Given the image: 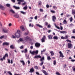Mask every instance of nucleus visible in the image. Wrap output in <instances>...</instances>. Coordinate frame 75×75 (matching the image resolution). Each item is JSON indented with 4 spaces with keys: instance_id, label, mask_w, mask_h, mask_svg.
<instances>
[{
    "instance_id": "1",
    "label": "nucleus",
    "mask_w": 75,
    "mask_h": 75,
    "mask_svg": "<svg viewBox=\"0 0 75 75\" xmlns=\"http://www.w3.org/2000/svg\"><path fill=\"white\" fill-rule=\"evenodd\" d=\"M38 50H37L35 51H32L31 50L30 51V53L32 55H35V54H38Z\"/></svg>"
},
{
    "instance_id": "2",
    "label": "nucleus",
    "mask_w": 75,
    "mask_h": 75,
    "mask_svg": "<svg viewBox=\"0 0 75 75\" xmlns=\"http://www.w3.org/2000/svg\"><path fill=\"white\" fill-rule=\"evenodd\" d=\"M44 57H43L42 58L40 59V61H41V63H40V65L42 66L44 64Z\"/></svg>"
},
{
    "instance_id": "3",
    "label": "nucleus",
    "mask_w": 75,
    "mask_h": 75,
    "mask_svg": "<svg viewBox=\"0 0 75 75\" xmlns=\"http://www.w3.org/2000/svg\"><path fill=\"white\" fill-rule=\"evenodd\" d=\"M6 57H8V54H6L3 57V58H1L0 59L1 61H3L4 59L5 60V59H6Z\"/></svg>"
},
{
    "instance_id": "4",
    "label": "nucleus",
    "mask_w": 75,
    "mask_h": 75,
    "mask_svg": "<svg viewBox=\"0 0 75 75\" xmlns=\"http://www.w3.org/2000/svg\"><path fill=\"white\" fill-rule=\"evenodd\" d=\"M17 38H20V34L18 33H16L14 35Z\"/></svg>"
},
{
    "instance_id": "5",
    "label": "nucleus",
    "mask_w": 75,
    "mask_h": 75,
    "mask_svg": "<svg viewBox=\"0 0 75 75\" xmlns=\"http://www.w3.org/2000/svg\"><path fill=\"white\" fill-rule=\"evenodd\" d=\"M24 39L26 41H28V40L30 39V38L28 36L25 37H24Z\"/></svg>"
},
{
    "instance_id": "6",
    "label": "nucleus",
    "mask_w": 75,
    "mask_h": 75,
    "mask_svg": "<svg viewBox=\"0 0 75 75\" xmlns=\"http://www.w3.org/2000/svg\"><path fill=\"white\" fill-rule=\"evenodd\" d=\"M68 48H71V47H72V44L69 43L68 44Z\"/></svg>"
},
{
    "instance_id": "7",
    "label": "nucleus",
    "mask_w": 75,
    "mask_h": 75,
    "mask_svg": "<svg viewBox=\"0 0 75 75\" xmlns=\"http://www.w3.org/2000/svg\"><path fill=\"white\" fill-rule=\"evenodd\" d=\"M21 30L22 31H24L25 30V28H24V26L22 25L20 26Z\"/></svg>"
},
{
    "instance_id": "8",
    "label": "nucleus",
    "mask_w": 75,
    "mask_h": 75,
    "mask_svg": "<svg viewBox=\"0 0 75 75\" xmlns=\"http://www.w3.org/2000/svg\"><path fill=\"white\" fill-rule=\"evenodd\" d=\"M46 38V37H45V35L43 36V37L41 39L42 42H45V39Z\"/></svg>"
},
{
    "instance_id": "9",
    "label": "nucleus",
    "mask_w": 75,
    "mask_h": 75,
    "mask_svg": "<svg viewBox=\"0 0 75 75\" xmlns=\"http://www.w3.org/2000/svg\"><path fill=\"white\" fill-rule=\"evenodd\" d=\"M35 45L36 47L38 48L39 47H40V44L38 43H36L35 44Z\"/></svg>"
},
{
    "instance_id": "10",
    "label": "nucleus",
    "mask_w": 75,
    "mask_h": 75,
    "mask_svg": "<svg viewBox=\"0 0 75 75\" xmlns=\"http://www.w3.org/2000/svg\"><path fill=\"white\" fill-rule=\"evenodd\" d=\"M59 54H60V57L62 58H64V55H63V54L62 53V52L60 51L59 52Z\"/></svg>"
},
{
    "instance_id": "11",
    "label": "nucleus",
    "mask_w": 75,
    "mask_h": 75,
    "mask_svg": "<svg viewBox=\"0 0 75 75\" xmlns=\"http://www.w3.org/2000/svg\"><path fill=\"white\" fill-rule=\"evenodd\" d=\"M17 1H18V4H20V3H21V2H24V0H17Z\"/></svg>"
},
{
    "instance_id": "12",
    "label": "nucleus",
    "mask_w": 75,
    "mask_h": 75,
    "mask_svg": "<svg viewBox=\"0 0 75 75\" xmlns=\"http://www.w3.org/2000/svg\"><path fill=\"white\" fill-rule=\"evenodd\" d=\"M13 16L15 17V18H18L19 17V15L18 14L16 13L15 15Z\"/></svg>"
},
{
    "instance_id": "13",
    "label": "nucleus",
    "mask_w": 75,
    "mask_h": 75,
    "mask_svg": "<svg viewBox=\"0 0 75 75\" xmlns=\"http://www.w3.org/2000/svg\"><path fill=\"white\" fill-rule=\"evenodd\" d=\"M41 58V56H40V55H37L35 56L34 57V58Z\"/></svg>"
},
{
    "instance_id": "14",
    "label": "nucleus",
    "mask_w": 75,
    "mask_h": 75,
    "mask_svg": "<svg viewBox=\"0 0 75 75\" xmlns=\"http://www.w3.org/2000/svg\"><path fill=\"white\" fill-rule=\"evenodd\" d=\"M55 20H56V17H55V16H52V20L53 21L55 22Z\"/></svg>"
},
{
    "instance_id": "15",
    "label": "nucleus",
    "mask_w": 75,
    "mask_h": 75,
    "mask_svg": "<svg viewBox=\"0 0 75 75\" xmlns=\"http://www.w3.org/2000/svg\"><path fill=\"white\" fill-rule=\"evenodd\" d=\"M9 45V43L7 42H5L3 43V45Z\"/></svg>"
},
{
    "instance_id": "16",
    "label": "nucleus",
    "mask_w": 75,
    "mask_h": 75,
    "mask_svg": "<svg viewBox=\"0 0 75 75\" xmlns=\"http://www.w3.org/2000/svg\"><path fill=\"white\" fill-rule=\"evenodd\" d=\"M0 8L1 9V10H4V7L2 6V5L0 4Z\"/></svg>"
},
{
    "instance_id": "17",
    "label": "nucleus",
    "mask_w": 75,
    "mask_h": 75,
    "mask_svg": "<svg viewBox=\"0 0 75 75\" xmlns=\"http://www.w3.org/2000/svg\"><path fill=\"white\" fill-rule=\"evenodd\" d=\"M9 11L10 12H11V13H13V14H15V12L12 9H10Z\"/></svg>"
},
{
    "instance_id": "18",
    "label": "nucleus",
    "mask_w": 75,
    "mask_h": 75,
    "mask_svg": "<svg viewBox=\"0 0 75 75\" xmlns=\"http://www.w3.org/2000/svg\"><path fill=\"white\" fill-rule=\"evenodd\" d=\"M60 33L61 34H66V33H67V31H60Z\"/></svg>"
},
{
    "instance_id": "19",
    "label": "nucleus",
    "mask_w": 75,
    "mask_h": 75,
    "mask_svg": "<svg viewBox=\"0 0 75 75\" xmlns=\"http://www.w3.org/2000/svg\"><path fill=\"white\" fill-rule=\"evenodd\" d=\"M42 72H43V73L45 75H48V73H47L46 71H45V70H42Z\"/></svg>"
},
{
    "instance_id": "20",
    "label": "nucleus",
    "mask_w": 75,
    "mask_h": 75,
    "mask_svg": "<svg viewBox=\"0 0 75 75\" xmlns=\"http://www.w3.org/2000/svg\"><path fill=\"white\" fill-rule=\"evenodd\" d=\"M36 25H37L38 27H40V28H42V26L38 24H36Z\"/></svg>"
},
{
    "instance_id": "21",
    "label": "nucleus",
    "mask_w": 75,
    "mask_h": 75,
    "mask_svg": "<svg viewBox=\"0 0 75 75\" xmlns=\"http://www.w3.org/2000/svg\"><path fill=\"white\" fill-rule=\"evenodd\" d=\"M34 71V69L33 68H32L30 69V71H29V72L32 73Z\"/></svg>"
},
{
    "instance_id": "22",
    "label": "nucleus",
    "mask_w": 75,
    "mask_h": 75,
    "mask_svg": "<svg viewBox=\"0 0 75 75\" xmlns=\"http://www.w3.org/2000/svg\"><path fill=\"white\" fill-rule=\"evenodd\" d=\"M20 12L21 13V14H22L25 15L26 14V12H24L23 11H20Z\"/></svg>"
},
{
    "instance_id": "23",
    "label": "nucleus",
    "mask_w": 75,
    "mask_h": 75,
    "mask_svg": "<svg viewBox=\"0 0 75 75\" xmlns=\"http://www.w3.org/2000/svg\"><path fill=\"white\" fill-rule=\"evenodd\" d=\"M53 38L54 39H55V40H58V37L57 36H54V37H53Z\"/></svg>"
},
{
    "instance_id": "24",
    "label": "nucleus",
    "mask_w": 75,
    "mask_h": 75,
    "mask_svg": "<svg viewBox=\"0 0 75 75\" xmlns=\"http://www.w3.org/2000/svg\"><path fill=\"white\" fill-rule=\"evenodd\" d=\"M3 31H4V33H7L8 30H7V29H4L3 30Z\"/></svg>"
},
{
    "instance_id": "25",
    "label": "nucleus",
    "mask_w": 75,
    "mask_h": 75,
    "mask_svg": "<svg viewBox=\"0 0 75 75\" xmlns=\"http://www.w3.org/2000/svg\"><path fill=\"white\" fill-rule=\"evenodd\" d=\"M54 25L56 28H57L58 30H59V29H60V28H59V26H57V25H56V24H54Z\"/></svg>"
},
{
    "instance_id": "26",
    "label": "nucleus",
    "mask_w": 75,
    "mask_h": 75,
    "mask_svg": "<svg viewBox=\"0 0 75 75\" xmlns=\"http://www.w3.org/2000/svg\"><path fill=\"white\" fill-rule=\"evenodd\" d=\"M21 63H23V65H25V63L24 62V61L23 60H21Z\"/></svg>"
},
{
    "instance_id": "27",
    "label": "nucleus",
    "mask_w": 75,
    "mask_h": 75,
    "mask_svg": "<svg viewBox=\"0 0 75 75\" xmlns=\"http://www.w3.org/2000/svg\"><path fill=\"white\" fill-rule=\"evenodd\" d=\"M50 53L52 56H53V55H54V52H53L52 51L50 52Z\"/></svg>"
},
{
    "instance_id": "28",
    "label": "nucleus",
    "mask_w": 75,
    "mask_h": 75,
    "mask_svg": "<svg viewBox=\"0 0 75 75\" xmlns=\"http://www.w3.org/2000/svg\"><path fill=\"white\" fill-rule=\"evenodd\" d=\"M50 40H52V38L50 35H49L48 36Z\"/></svg>"
},
{
    "instance_id": "29",
    "label": "nucleus",
    "mask_w": 75,
    "mask_h": 75,
    "mask_svg": "<svg viewBox=\"0 0 75 75\" xmlns=\"http://www.w3.org/2000/svg\"><path fill=\"white\" fill-rule=\"evenodd\" d=\"M13 7H14V8H16V9H20L19 7L16 6H13Z\"/></svg>"
},
{
    "instance_id": "30",
    "label": "nucleus",
    "mask_w": 75,
    "mask_h": 75,
    "mask_svg": "<svg viewBox=\"0 0 75 75\" xmlns=\"http://www.w3.org/2000/svg\"><path fill=\"white\" fill-rule=\"evenodd\" d=\"M24 3H22V6H24L25 5V4H27V2H24Z\"/></svg>"
},
{
    "instance_id": "31",
    "label": "nucleus",
    "mask_w": 75,
    "mask_h": 75,
    "mask_svg": "<svg viewBox=\"0 0 75 75\" xmlns=\"http://www.w3.org/2000/svg\"><path fill=\"white\" fill-rule=\"evenodd\" d=\"M45 51H46V49H44L43 51H41V54H42V52H45Z\"/></svg>"
},
{
    "instance_id": "32",
    "label": "nucleus",
    "mask_w": 75,
    "mask_h": 75,
    "mask_svg": "<svg viewBox=\"0 0 75 75\" xmlns=\"http://www.w3.org/2000/svg\"><path fill=\"white\" fill-rule=\"evenodd\" d=\"M23 10H27V6H24V7H23Z\"/></svg>"
},
{
    "instance_id": "33",
    "label": "nucleus",
    "mask_w": 75,
    "mask_h": 75,
    "mask_svg": "<svg viewBox=\"0 0 75 75\" xmlns=\"http://www.w3.org/2000/svg\"><path fill=\"white\" fill-rule=\"evenodd\" d=\"M67 20H64L63 22V23L64 24H67Z\"/></svg>"
},
{
    "instance_id": "34",
    "label": "nucleus",
    "mask_w": 75,
    "mask_h": 75,
    "mask_svg": "<svg viewBox=\"0 0 75 75\" xmlns=\"http://www.w3.org/2000/svg\"><path fill=\"white\" fill-rule=\"evenodd\" d=\"M19 40L21 42L23 41V39L22 38H21L19 39Z\"/></svg>"
},
{
    "instance_id": "35",
    "label": "nucleus",
    "mask_w": 75,
    "mask_h": 75,
    "mask_svg": "<svg viewBox=\"0 0 75 75\" xmlns=\"http://www.w3.org/2000/svg\"><path fill=\"white\" fill-rule=\"evenodd\" d=\"M25 56L26 59H28V58H29V56L27 54H25Z\"/></svg>"
},
{
    "instance_id": "36",
    "label": "nucleus",
    "mask_w": 75,
    "mask_h": 75,
    "mask_svg": "<svg viewBox=\"0 0 75 75\" xmlns=\"http://www.w3.org/2000/svg\"><path fill=\"white\" fill-rule=\"evenodd\" d=\"M6 6L8 7H10V4H6Z\"/></svg>"
},
{
    "instance_id": "37",
    "label": "nucleus",
    "mask_w": 75,
    "mask_h": 75,
    "mask_svg": "<svg viewBox=\"0 0 75 75\" xmlns=\"http://www.w3.org/2000/svg\"><path fill=\"white\" fill-rule=\"evenodd\" d=\"M61 39H63V40H65L66 39V38L65 37H64L63 36H62L61 37Z\"/></svg>"
},
{
    "instance_id": "38",
    "label": "nucleus",
    "mask_w": 75,
    "mask_h": 75,
    "mask_svg": "<svg viewBox=\"0 0 75 75\" xmlns=\"http://www.w3.org/2000/svg\"><path fill=\"white\" fill-rule=\"evenodd\" d=\"M47 59L48 60H51V57L50 56H47Z\"/></svg>"
},
{
    "instance_id": "39",
    "label": "nucleus",
    "mask_w": 75,
    "mask_h": 75,
    "mask_svg": "<svg viewBox=\"0 0 75 75\" xmlns=\"http://www.w3.org/2000/svg\"><path fill=\"white\" fill-rule=\"evenodd\" d=\"M10 47L11 49H13L14 48V47L13 46V45H11L10 46Z\"/></svg>"
},
{
    "instance_id": "40",
    "label": "nucleus",
    "mask_w": 75,
    "mask_h": 75,
    "mask_svg": "<svg viewBox=\"0 0 75 75\" xmlns=\"http://www.w3.org/2000/svg\"><path fill=\"white\" fill-rule=\"evenodd\" d=\"M18 33V34H20V30H18L17 31V33Z\"/></svg>"
},
{
    "instance_id": "41",
    "label": "nucleus",
    "mask_w": 75,
    "mask_h": 75,
    "mask_svg": "<svg viewBox=\"0 0 75 75\" xmlns=\"http://www.w3.org/2000/svg\"><path fill=\"white\" fill-rule=\"evenodd\" d=\"M8 74L10 75H13L12 74V73H11V72L10 71H8Z\"/></svg>"
},
{
    "instance_id": "42",
    "label": "nucleus",
    "mask_w": 75,
    "mask_h": 75,
    "mask_svg": "<svg viewBox=\"0 0 75 75\" xmlns=\"http://www.w3.org/2000/svg\"><path fill=\"white\" fill-rule=\"evenodd\" d=\"M69 20L70 22H72V17H71V18H69Z\"/></svg>"
},
{
    "instance_id": "43",
    "label": "nucleus",
    "mask_w": 75,
    "mask_h": 75,
    "mask_svg": "<svg viewBox=\"0 0 75 75\" xmlns=\"http://www.w3.org/2000/svg\"><path fill=\"white\" fill-rule=\"evenodd\" d=\"M40 12H43V11H44V10L42 8H40Z\"/></svg>"
},
{
    "instance_id": "44",
    "label": "nucleus",
    "mask_w": 75,
    "mask_h": 75,
    "mask_svg": "<svg viewBox=\"0 0 75 75\" xmlns=\"http://www.w3.org/2000/svg\"><path fill=\"white\" fill-rule=\"evenodd\" d=\"M12 38H16V37L14 35H12Z\"/></svg>"
},
{
    "instance_id": "45",
    "label": "nucleus",
    "mask_w": 75,
    "mask_h": 75,
    "mask_svg": "<svg viewBox=\"0 0 75 75\" xmlns=\"http://www.w3.org/2000/svg\"><path fill=\"white\" fill-rule=\"evenodd\" d=\"M4 35H3L1 36V37H0V39H2L3 38H4Z\"/></svg>"
},
{
    "instance_id": "46",
    "label": "nucleus",
    "mask_w": 75,
    "mask_h": 75,
    "mask_svg": "<svg viewBox=\"0 0 75 75\" xmlns=\"http://www.w3.org/2000/svg\"><path fill=\"white\" fill-rule=\"evenodd\" d=\"M28 32H26L25 33V35H28Z\"/></svg>"
},
{
    "instance_id": "47",
    "label": "nucleus",
    "mask_w": 75,
    "mask_h": 75,
    "mask_svg": "<svg viewBox=\"0 0 75 75\" xmlns=\"http://www.w3.org/2000/svg\"><path fill=\"white\" fill-rule=\"evenodd\" d=\"M53 64L54 65H55V64H56V61L55 60L54 61Z\"/></svg>"
},
{
    "instance_id": "48",
    "label": "nucleus",
    "mask_w": 75,
    "mask_h": 75,
    "mask_svg": "<svg viewBox=\"0 0 75 75\" xmlns=\"http://www.w3.org/2000/svg\"><path fill=\"white\" fill-rule=\"evenodd\" d=\"M28 51L27 49H25V53H26Z\"/></svg>"
},
{
    "instance_id": "49",
    "label": "nucleus",
    "mask_w": 75,
    "mask_h": 75,
    "mask_svg": "<svg viewBox=\"0 0 75 75\" xmlns=\"http://www.w3.org/2000/svg\"><path fill=\"white\" fill-rule=\"evenodd\" d=\"M72 68L74 71H75V66L73 67Z\"/></svg>"
},
{
    "instance_id": "50",
    "label": "nucleus",
    "mask_w": 75,
    "mask_h": 75,
    "mask_svg": "<svg viewBox=\"0 0 75 75\" xmlns=\"http://www.w3.org/2000/svg\"><path fill=\"white\" fill-rule=\"evenodd\" d=\"M51 27V25L49 24L47 25V28H50Z\"/></svg>"
},
{
    "instance_id": "51",
    "label": "nucleus",
    "mask_w": 75,
    "mask_h": 75,
    "mask_svg": "<svg viewBox=\"0 0 75 75\" xmlns=\"http://www.w3.org/2000/svg\"><path fill=\"white\" fill-rule=\"evenodd\" d=\"M35 69H38V67L37 66H35Z\"/></svg>"
},
{
    "instance_id": "52",
    "label": "nucleus",
    "mask_w": 75,
    "mask_h": 75,
    "mask_svg": "<svg viewBox=\"0 0 75 75\" xmlns=\"http://www.w3.org/2000/svg\"><path fill=\"white\" fill-rule=\"evenodd\" d=\"M65 38L66 39H68V35H66L65 36Z\"/></svg>"
},
{
    "instance_id": "53",
    "label": "nucleus",
    "mask_w": 75,
    "mask_h": 75,
    "mask_svg": "<svg viewBox=\"0 0 75 75\" xmlns=\"http://www.w3.org/2000/svg\"><path fill=\"white\" fill-rule=\"evenodd\" d=\"M56 75H61L60 74H59V72H56Z\"/></svg>"
},
{
    "instance_id": "54",
    "label": "nucleus",
    "mask_w": 75,
    "mask_h": 75,
    "mask_svg": "<svg viewBox=\"0 0 75 75\" xmlns=\"http://www.w3.org/2000/svg\"><path fill=\"white\" fill-rule=\"evenodd\" d=\"M66 41L67 42H71V41L69 40H67Z\"/></svg>"
},
{
    "instance_id": "55",
    "label": "nucleus",
    "mask_w": 75,
    "mask_h": 75,
    "mask_svg": "<svg viewBox=\"0 0 75 75\" xmlns=\"http://www.w3.org/2000/svg\"><path fill=\"white\" fill-rule=\"evenodd\" d=\"M37 17H38V16H36L35 17V20H37Z\"/></svg>"
},
{
    "instance_id": "56",
    "label": "nucleus",
    "mask_w": 75,
    "mask_h": 75,
    "mask_svg": "<svg viewBox=\"0 0 75 75\" xmlns=\"http://www.w3.org/2000/svg\"><path fill=\"white\" fill-rule=\"evenodd\" d=\"M51 11L52 13H55V11H54L51 10Z\"/></svg>"
},
{
    "instance_id": "57",
    "label": "nucleus",
    "mask_w": 75,
    "mask_h": 75,
    "mask_svg": "<svg viewBox=\"0 0 75 75\" xmlns=\"http://www.w3.org/2000/svg\"><path fill=\"white\" fill-rule=\"evenodd\" d=\"M11 1L13 3H15V2H16V1L15 0H11Z\"/></svg>"
},
{
    "instance_id": "58",
    "label": "nucleus",
    "mask_w": 75,
    "mask_h": 75,
    "mask_svg": "<svg viewBox=\"0 0 75 75\" xmlns=\"http://www.w3.org/2000/svg\"><path fill=\"white\" fill-rule=\"evenodd\" d=\"M73 33H75V29H74L73 30Z\"/></svg>"
},
{
    "instance_id": "59",
    "label": "nucleus",
    "mask_w": 75,
    "mask_h": 75,
    "mask_svg": "<svg viewBox=\"0 0 75 75\" xmlns=\"http://www.w3.org/2000/svg\"><path fill=\"white\" fill-rule=\"evenodd\" d=\"M53 8L54 9H55V8H57V7L55 6H54L53 7Z\"/></svg>"
},
{
    "instance_id": "60",
    "label": "nucleus",
    "mask_w": 75,
    "mask_h": 75,
    "mask_svg": "<svg viewBox=\"0 0 75 75\" xmlns=\"http://www.w3.org/2000/svg\"><path fill=\"white\" fill-rule=\"evenodd\" d=\"M50 7V6L48 5V4H47L46 5V7L47 8H48Z\"/></svg>"
},
{
    "instance_id": "61",
    "label": "nucleus",
    "mask_w": 75,
    "mask_h": 75,
    "mask_svg": "<svg viewBox=\"0 0 75 75\" xmlns=\"http://www.w3.org/2000/svg\"><path fill=\"white\" fill-rule=\"evenodd\" d=\"M60 30H63V28L62 26H60Z\"/></svg>"
},
{
    "instance_id": "62",
    "label": "nucleus",
    "mask_w": 75,
    "mask_h": 75,
    "mask_svg": "<svg viewBox=\"0 0 75 75\" xmlns=\"http://www.w3.org/2000/svg\"><path fill=\"white\" fill-rule=\"evenodd\" d=\"M30 48L31 49V50H32V49H33V46H32L30 47Z\"/></svg>"
},
{
    "instance_id": "63",
    "label": "nucleus",
    "mask_w": 75,
    "mask_h": 75,
    "mask_svg": "<svg viewBox=\"0 0 75 75\" xmlns=\"http://www.w3.org/2000/svg\"><path fill=\"white\" fill-rule=\"evenodd\" d=\"M71 38H74V39H75V37L74 36H72Z\"/></svg>"
},
{
    "instance_id": "64",
    "label": "nucleus",
    "mask_w": 75,
    "mask_h": 75,
    "mask_svg": "<svg viewBox=\"0 0 75 75\" xmlns=\"http://www.w3.org/2000/svg\"><path fill=\"white\" fill-rule=\"evenodd\" d=\"M71 62H75V60H74V59H72V60H71Z\"/></svg>"
}]
</instances>
